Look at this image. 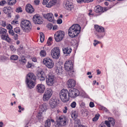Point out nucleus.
I'll return each mask as SVG.
<instances>
[{"label":"nucleus","instance_id":"nucleus-44","mask_svg":"<svg viewBox=\"0 0 127 127\" xmlns=\"http://www.w3.org/2000/svg\"><path fill=\"white\" fill-rule=\"evenodd\" d=\"M76 103L75 102H73L71 104L70 106L73 108H75L76 106Z\"/></svg>","mask_w":127,"mask_h":127},{"label":"nucleus","instance_id":"nucleus-51","mask_svg":"<svg viewBox=\"0 0 127 127\" xmlns=\"http://www.w3.org/2000/svg\"><path fill=\"white\" fill-rule=\"evenodd\" d=\"M94 106V103L93 102H90L89 106L90 107H93Z\"/></svg>","mask_w":127,"mask_h":127},{"label":"nucleus","instance_id":"nucleus-2","mask_svg":"<svg viewBox=\"0 0 127 127\" xmlns=\"http://www.w3.org/2000/svg\"><path fill=\"white\" fill-rule=\"evenodd\" d=\"M31 25L29 21L26 20L22 21L20 26L24 31L28 32L31 30V28L30 27Z\"/></svg>","mask_w":127,"mask_h":127},{"label":"nucleus","instance_id":"nucleus-28","mask_svg":"<svg viewBox=\"0 0 127 127\" xmlns=\"http://www.w3.org/2000/svg\"><path fill=\"white\" fill-rule=\"evenodd\" d=\"M45 93L48 95H52L53 93V91L51 88H48L46 89Z\"/></svg>","mask_w":127,"mask_h":127},{"label":"nucleus","instance_id":"nucleus-27","mask_svg":"<svg viewBox=\"0 0 127 127\" xmlns=\"http://www.w3.org/2000/svg\"><path fill=\"white\" fill-rule=\"evenodd\" d=\"M46 105L45 104H43L42 105L40 106L39 110L40 111L44 112L47 110Z\"/></svg>","mask_w":127,"mask_h":127},{"label":"nucleus","instance_id":"nucleus-38","mask_svg":"<svg viewBox=\"0 0 127 127\" xmlns=\"http://www.w3.org/2000/svg\"><path fill=\"white\" fill-rule=\"evenodd\" d=\"M40 55L41 57H45L46 55V51L44 50H42L40 53Z\"/></svg>","mask_w":127,"mask_h":127},{"label":"nucleus","instance_id":"nucleus-57","mask_svg":"<svg viewBox=\"0 0 127 127\" xmlns=\"http://www.w3.org/2000/svg\"><path fill=\"white\" fill-rule=\"evenodd\" d=\"M32 65L31 64L29 63V62L28 63V64L27 65V67L28 68H30Z\"/></svg>","mask_w":127,"mask_h":127},{"label":"nucleus","instance_id":"nucleus-55","mask_svg":"<svg viewBox=\"0 0 127 127\" xmlns=\"http://www.w3.org/2000/svg\"><path fill=\"white\" fill-rule=\"evenodd\" d=\"M34 2L35 4L38 5L39 3V0H35L34 1Z\"/></svg>","mask_w":127,"mask_h":127},{"label":"nucleus","instance_id":"nucleus-58","mask_svg":"<svg viewBox=\"0 0 127 127\" xmlns=\"http://www.w3.org/2000/svg\"><path fill=\"white\" fill-rule=\"evenodd\" d=\"M85 0H77V1L78 3H81L83 2H85Z\"/></svg>","mask_w":127,"mask_h":127},{"label":"nucleus","instance_id":"nucleus-60","mask_svg":"<svg viewBox=\"0 0 127 127\" xmlns=\"http://www.w3.org/2000/svg\"><path fill=\"white\" fill-rule=\"evenodd\" d=\"M115 123V121L114 119H113V122L112 121H111V122H110V123L111 124H112L113 126H114V125Z\"/></svg>","mask_w":127,"mask_h":127},{"label":"nucleus","instance_id":"nucleus-25","mask_svg":"<svg viewBox=\"0 0 127 127\" xmlns=\"http://www.w3.org/2000/svg\"><path fill=\"white\" fill-rule=\"evenodd\" d=\"M51 95H48L45 92L43 96V100L45 101L47 100L50 98Z\"/></svg>","mask_w":127,"mask_h":127},{"label":"nucleus","instance_id":"nucleus-47","mask_svg":"<svg viewBox=\"0 0 127 127\" xmlns=\"http://www.w3.org/2000/svg\"><path fill=\"white\" fill-rule=\"evenodd\" d=\"M6 3V1L4 0H3L0 2V5L1 6L3 5Z\"/></svg>","mask_w":127,"mask_h":127},{"label":"nucleus","instance_id":"nucleus-59","mask_svg":"<svg viewBox=\"0 0 127 127\" xmlns=\"http://www.w3.org/2000/svg\"><path fill=\"white\" fill-rule=\"evenodd\" d=\"M114 119L111 117H109L108 118V120L109 122L110 123L111 121L113 122Z\"/></svg>","mask_w":127,"mask_h":127},{"label":"nucleus","instance_id":"nucleus-53","mask_svg":"<svg viewBox=\"0 0 127 127\" xmlns=\"http://www.w3.org/2000/svg\"><path fill=\"white\" fill-rule=\"evenodd\" d=\"M48 0H43V2H42V4L43 5H45L48 2Z\"/></svg>","mask_w":127,"mask_h":127},{"label":"nucleus","instance_id":"nucleus-15","mask_svg":"<svg viewBox=\"0 0 127 127\" xmlns=\"http://www.w3.org/2000/svg\"><path fill=\"white\" fill-rule=\"evenodd\" d=\"M45 89V86L41 84H38L36 87V90L40 93H43Z\"/></svg>","mask_w":127,"mask_h":127},{"label":"nucleus","instance_id":"nucleus-23","mask_svg":"<svg viewBox=\"0 0 127 127\" xmlns=\"http://www.w3.org/2000/svg\"><path fill=\"white\" fill-rule=\"evenodd\" d=\"M1 37L2 39L5 40L9 43L11 41V39L9 37L7 34H5V35H2Z\"/></svg>","mask_w":127,"mask_h":127},{"label":"nucleus","instance_id":"nucleus-5","mask_svg":"<svg viewBox=\"0 0 127 127\" xmlns=\"http://www.w3.org/2000/svg\"><path fill=\"white\" fill-rule=\"evenodd\" d=\"M64 35V32L59 31L56 32L54 34V37L55 41L57 42L60 41L63 38Z\"/></svg>","mask_w":127,"mask_h":127},{"label":"nucleus","instance_id":"nucleus-19","mask_svg":"<svg viewBox=\"0 0 127 127\" xmlns=\"http://www.w3.org/2000/svg\"><path fill=\"white\" fill-rule=\"evenodd\" d=\"M26 9L28 12L30 13H32L34 11V9L30 4H28L26 5Z\"/></svg>","mask_w":127,"mask_h":127},{"label":"nucleus","instance_id":"nucleus-31","mask_svg":"<svg viewBox=\"0 0 127 127\" xmlns=\"http://www.w3.org/2000/svg\"><path fill=\"white\" fill-rule=\"evenodd\" d=\"M39 34L40 36V41L41 42H42L44 40V35L42 32H40Z\"/></svg>","mask_w":127,"mask_h":127},{"label":"nucleus","instance_id":"nucleus-30","mask_svg":"<svg viewBox=\"0 0 127 127\" xmlns=\"http://www.w3.org/2000/svg\"><path fill=\"white\" fill-rule=\"evenodd\" d=\"M51 122L50 120L48 119L45 122V127H50V126Z\"/></svg>","mask_w":127,"mask_h":127},{"label":"nucleus","instance_id":"nucleus-46","mask_svg":"<svg viewBox=\"0 0 127 127\" xmlns=\"http://www.w3.org/2000/svg\"><path fill=\"white\" fill-rule=\"evenodd\" d=\"M9 33L10 35H14V33L13 30H10L9 31Z\"/></svg>","mask_w":127,"mask_h":127},{"label":"nucleus","instance_id":"nucleus-18","mask_svg":"<svg viewBox=\"0 0 127 127\" xmlns=\"http://www.w3.org/2000/svg\"><path fill=\"white\" fill-rule=\"evenodd\" d=\"M75 81L72 79L69 80L67 83L68 87L69 88L74 87L75 86Z\"/></svg>","mask_w":127,"mask_h":127},{"label":"nucleus","instance_id":"nucleus-17","mask_svg":"<svg viewBox=\"0 0 127 127\" xmlns=\"http://www.w3.org/2000/svg\"><path fill=\"white\" fill-rule=\"evenodd\" d=\"M50 105L51 108H53L57 105V100L55 98H51L50 102Z\"/></svg>","mask_w":127,"mask_h":127},{"label":"nucleus","instance_id":"nucleus-52","mask_svg":"<svg viewBox=\"0 0 127 127\" xmlns=\"http://www.w3.org/2000/svg\"><path fill=\"white\" fill-rule=\"evenodd\" d=\"M62 20L60 19H58L57 21V22L58 24H61L62 23Z\"/></svg>","mask_w":127,"mask_h":127},{"label":"nucleus","instance_id":"nucleus-42","mask_svg":"<svg viewBox=\"0 0 127 127\" xmlns=\"http://www.w3.org/2000/svg\"><path fill=\"white\" fill-rule=\"evenodd\" d=\"M14 30L15 32L18 33H20V30L19 27H16L14 28Z\"/></svg>","mask_w":127,"mask_h":127},{"label":"nucleus","instance_id":"nucleus-8","mask_svg":"<svg viewBox=\"0 0 127 127\" xmlns=\"http://www.w3.org/2000/svg\"><path fill=\"white\" fill-rule=\"evenodd\" d=\"M79 95L78 90L75 89H71L68 92V96L72 98H75Z\"/></svg>","mask_w":127,"mask_h":127},{"label":"nucleus","instance_id":"nucleus-35","mask_svg":"<svg viewBox=\"0 0 127 127\" xmlns=\"http://www.w3.org/2000/svg\"><path fill=\"white\" fill-rule=\"evenodd\" d=\"M99 115L98 114H96L95 115L93 119V121H96L98 119L99 117Z\"/></svg>","mask_w":127,"mask_h":127},{"label":"nucleus","instance_id":"nucleus-22","mask_svg":"<svg viewBox=\"0 0 127 127\" xmlns=\"http://www.w3.org/2000/svg\"><path fill=\"white\" fill-rule=\"evenodd\" d=\"M94 10L96 13L104 12L102 7L99 5L95 6L94 8Z\"/></svg>","mask_w":127,"mask_h":127},{"label":"nucleus","instance_id":"nucleus-63","mask_svg":"<svg viewBox=\"0 0 127 127\" xmlns=\"http://www.w3.org/2000/svg\"><path fill=\"white\" fill-rule=\"evenodd\" d=\"M58 28V27L56 25H54L53 28V30H56Z\"/></svg>","mask_w":127,"mask_h":127},{"label":"nucleus","instance_id":"nucleus-11","mask_svg":"<svg viewBox=\"0 0 127 127\" xmlns=\"http://www.w3.org/2000/svg\"><path fill=\"white\" fill-rule=\"evenodd\" d=\"M43 17L50 22L53 23H54L55 22L53 15L51 13L44 14L43 15Z\"/></svg>","mask_w":127,"mask_h":127},{"label":"nucleus","instance_id":"nucleus-7","mask_svg":"<svg viewBox=\"0 0 127 127\" xmlns=\"http://www.w3.org/2000/svg\"><path fill=\"white\" fill-rule=\"evenodd\" d=\"M43 62L44 64L48 68H52L54 66V63L53 61L48 58H45Z\"/></svg>","mask_w":127,"mask_h":127},{"label":"nucleus","instance_id":"nucleus-1","mask_svg":"<svg viewBox=\"0 0 127 127\" xmlns=\"http://www.w3.org/2000/svg\"><path fill=\"white\" fill-rule=\"evenodd\" d=\"M81 27L78 24L73 25L69 29V35L71 38L75 37L79 33Z\"/></svg>","mask_w":127,"mask_h":127},{"label":"nucleus","instance_id":"nucleus-54","mask_svg":"<svg viewBox=\"0 0 127 127\" xmlns=\"http://www.w3.org/2000/svg\"><path fill=\"white\" fill-rule=\"evenodd\" d=\"M2 23L1 24L2 26L3 27H5L6 25V22L5 21H2Z\"/></svg>","mask_w":127,"mask_h":127},{"label":"nucleus","instance_id":"nucleus-50","mask_svg":"<svg viewBox=\"0 0 127 127\" xmlns=\"http://www.w3.org/2000/svg\"><path fill=\"white\" fill-rule=\"evenodd\" d=\"M6 27L7 29L10 30L12 28V26L10 24H9L8 25L7 24L6 25Z\"/></svg>","mask_w":127,"mask_h":127},{"label":"nucleus","instance_id":"nucleus-16","mask_svg":"<svg viewBox=\"0 0 127 127\" xmlns=\"http://www.w3.org/2000/svg\"><path fill=\"white\" fill-rule=\"evenodd\" d=\"M37 76L38 77V78L40 81H43L45 79V76L43 71H41L38 72L37 74Z\"/></svg>","mask_w":127,"mask_h":127},{"label":"nucleus","instance_id":"nucleus-64","mask_svg":"<svg viewBox=\"0 0 127 127\" xmlns=\"http://www.w3.org/2000/svg\"><path fill=\"white\" fill-rule=\"evenodd\" d=\"M93 0H85V2H92Z\"/></svg>","mask_w":127,"mask_h":127},{"label":"nucleus","instance_id":"nucleus-61","mask_svg":"<svg viewBox=\"0 0 127 127\" xmlns=\"http://www.w3.org/2000/svg\"><path fill=\"white\" fill-rule=\"evenodd\" d=\"M64 110L63 111V112L64 113H66V111L67 110V108L66 107H64Z\"/></svg>","mask_w":127,"mask_h":127},{"label":"nucleus","instance_id":"nucleus-24","mask_svg":"<svg viewBox=\"0 0 127 127\" xmlns=\"http://www.w3.org/2000/svg\"><path fill=\"white\" fill-rule=\"evenodd\" d=\"M11 9V7H9L8 8L4 7L3 8V11L4 12L5 14L9 15L10 14Z\"/></svg>","mask_w":127,"mask_h":127},{"label":"nucleus","instance_id":"nucleus-6","mask_svg":"<svg viewBox=\"0 0 127 127\" xmlns=\"http://www.w3.org/2000/svg\"><path fill=\"white\" fill-rule=\"evenodd\" d=\"M55 82L54 76L51 73H49L46 77V83L49 86H52Z\"/></svg>","mask_w":127,"mask_h":127},{"label":"nucleus","instance_id":"nucleus-4","mask_svg":"<svg viewBox=\"0 0 127 127\" xmlns=\"http://www.w3.org/2000/svg\"><path fill=\"white\" fill-rule=\"evenodd\" d=\"M51 55L53 59H58L60 56V50L59 47H57L53 48L51 51Z\"/></svg>","mask_w":127,"mask_h":127},{"label":"nucleus","instance_id":"nucleus-9","mask_svg":"<svg viewBox=\"0 0 127 127\" xmlns=\"http://www.w3.org/2000/svg\"><path fill=\"white\" fill-rule=\"evenodd\" d=\"M67 120V118L65 116H61L59 117V119L57 120V122L59 124L64 126L66 124Z\"/></svg>","mask_w":127,"mask_h":127},{"label":"nucleus","instance_id":"nucleus-62","mask_svg":"<svg viewBox=\"0 0 127 127\" xmlns=\"http://www.w3.org/2000/svg\"><path fill=\"white\" fill-rule=\"evenodd\" d=\"M89 12L88 14L89 15H93L94 14H91V13H92V10H89Z\"/></svg>","mask_w":127,"mask_h":127},{"label":"nucleus","instance_id":"nucleus-41","mask_svg":"<svg viewBox=\"0 0 127 127\" xmlns=\"http://www.w3.org/2000/svg\"><path fill=\"white\" fill-rule=\"evenodd\" d=\"M18 57L16 55H13L11 57L10 59L11 60H17L18 59Z\"/></svg>","mask_w":127,"mask_h":127},{"label":"nucleus","instance_id":"nucleus-21","mask_svg":"<svg viewBox=\"0 0 127 127\" xmlns=\"http://www.w3.org/2000/svg\"><path fill=\"white\" fill-rule=\"evenodd\" d=\"M62 49L63 53L66 54H69L72 50L71 48L67 47H64Z\"/></svg>","mask_w":127,"mask_h":127},{"label":"nucleus","instance_id":"nucleus-36","mask_svg":"<svg viewBox=\"0 0 127 127\" xmlns=\"http://www.w3.org/2000/svg\"><path fill=\"white\" fill-rule=\"evenodd\" d=\"M42 113L41 112H40L37 113L36 115L37 117L39 119H42L43 117L42 115Z\"/></svg>","mask_w":127,"mask_h":127},{"label":"nucleus","instance_id":"nucleus-49","mask_svg":"<svg viewBox=\"0 0 127 127\" xmlns=\"http://www.w3.org/2000/svg\"><path fill=\"white\" fill-rule=\"evenodd\" d=\"M94 42L95 43H94V44L95 46L96 45L100 43V42L99 41H97L96 40H95L94 41Z\"/></svg>","mask_w":127,"mask_h":127},{"label":"nucleus","instance_id":"nucleus-40","mask_svg":"<svg viewBox=\"0 0 127 127\" xmlns=\"http://www.w3.org/2000/svg\"><path fill=\"white\" fill-rule=\"evenodd\" d=\"M6 32V30L2 28H0V33L3 34L5 33Z\"/></svg>","mask_w":127,"mask_h":127},{"label":"nucleus","instance_id":"nucleus-13","mask_svg":"<svg viewBox=\"0 0 127 127\" xmlns=\"http://www.w3.org/2000/svg\"><path fill=\"white\" fill-rule=\"evenodd\" d=\"M95 28L96 31L98 32L96 33V34H97V36L98 37H102L103 36L102 35H101V34H100V33H101L102 32H104V29L102 27H100L97 25H95Z\"/></svg>","mask_w":127,"mask_h":127},{"label":"nucleus","instance_id":"nucleus-32","mask_svg":"<svg viewBox=\"0 0 127 127\" xmlns=\"http://www.w3.org/2000/svg\"><path fill=\"white\" fill-rule=\"evenodd\" d=\"M64 65L72 66L73 64L71 60L66 61L65 64Z\"/></svg>","mask_w":127,"mask_h":127},{"label":"nucleus","instance_id":"nucleus-14","mask_svg":"<svg viewBox=\"0 0 127 127\" xmlns=\"http://www.w3.org/2000/svg\"><path fill=\"white\" fill-rule=\"evenodd\" d=\"M63 6L66 9L69 10H71L73 8V6L69 1L65 0L64 2Z\"/></svg>","mask_w":127,"mask_h":127},{"label":"nucleus","instance_id":"nucleus-37","mask_svg":"<svg viewBox=\"0 0 127 127\" xmlns=\"http://www.w3.org/2000/svg\"><path fill=\"white\" fill-rule=\"evenodd\" d=\"M19 61H21L22 64H25L26 62V60L24 57L23 56L22 57L20 60Z\"/></svg>","mask_w":127,"mask_h":127},{"label":"nucleus","instance_id":"nucleus-29","mask_svg":"<svg viewBox=\"0 0 127 127\" xmlns=\"http://www.w3.org/2000/svg\"><path fill=\"white\" fill-rule=\"evenodd\" d=\"M16 2V0H8V4L10 5H12L15 4Z\"/></svg>","mask_w":127,"mask_h":127},{"label":"nucleus","instance_id":"nucleus-20","mask_svg":"<svg viewBox=\"0 0 127 127\" xmlns=\"http://www.w3.org/2000/svg\"><path fill=\"white\" fill-rule=\"evenodd\" d=\"M59 0H52L46 5V6L47 7H50L53 5L59 3Z\"/></svg>","mask_w":127,"mask_h":127},{"label":"nucleus","instance_id":"nucleus-45","mask_svg":"<svg viewBox=\"0 0 127 127\" xmlns=\"http://www.w3.org/2000/svg\"><path fill=\"white\" fill-rule=\"evenodd\" d=\"M105 124L108 127H110V123L107 121H105L104 122Z\"/></svg>","mask_w":127,"mask_h":127},{"label":"nucleus","instance_id":"nucleus-56","mask_svg":"<svg viewBox=\"0 0 127 127\" xmlns=\"http://www.w3.org/2000/svg\"><path fill=\"white\" fill-rule=\"evenodd\" d=\"M14 38L15 40H17L18 39V35L17 34H15L14 36Z\"/></svg>","mask_w":127,"mask_h":127},{"label":"nucleus","instance_id":"nucleus-43","mask_svg":"<svg viewBox=\"0 0 127 127\" xmlns=\"http://www.w3.org/2000/svg\"><path fill=\"white\" fill-rule=\"evenodd\" d=\"M22 11V8L20 7L17 8L16 10V11L18 13L21 12Z\"/></svg>","mask_w":127,"mask_h":127},{"label":"nucleus","instance_id":"nucleus-3","mask_svg":"<svg viewBox=\"0 0 127 127\" xmlns=\"http://www.w3.org/2000/svg\"><path fill=\"white\" fill-rule=\"evenodd\" d=\"M59 95L61 100L63 102H66L69 100L68 91L66 89H63L61 90L59 93Z\"/></svg>","mask_w":127,"mask_h":127},{"label":"nucleus","instance_id":"nucleus-33","mask_svg":"<svg viewBox=\"0 0 127 127\" xmlns=\"http://www.w3.org/2000/svg\"><path fill=\"white\" fill-rule=\"evenodd\" d=\"M64 67L65 70L66 71H69L70 70L71 71V69L72 68V66L64 65Z\"/></svg>","mask_w":127,"mask_h":127},{"label":"nucleus","instance_id":"nucleus-12","mask_svg":"<svg viewBox=\"0 0 127 127\" xmlns=\"http://www.w3.org/2000/svg\"><path fill=\"white\" fill-rule=\"evenodd\" d=\"M36 79V76L34 74L32 73H30L27 75L26 82H35Z\"/></svg>","mask_w":127,"mask_h":127},{"label":"nucleus","instance_id":"nucleus-10","mask_svg":"<svg viewBox=\"0 0 127 127\" xmlns=\"http://www.w3.org/2000/svg\"><path fill=\"white\" fill-rule=\"evenodd\" d=\"M33 22L35 24H41L43 23L42 18L38 14L34 15L32 18Z\"/></svg>","mask_w":127,"mask_h":127},{"label":"nucleus","instance_id":"nucleus-39","mask_svg":"<svg viewBox=\"0 0 127 127\" xmlns=\"http://www.w3.org/2000/svg\"><path fill=\"white\" fill-rule=\"evenodd\" d=\"M71 115L72 118L74 120L76 119L77 117V113H76L75 112L72 113Z\"/></svg>","mask_w":127,"mask_h":127},{"label":"nucleus","instance_id":"nucleus-48","mask_svg":"<svg viewBox=\"0 0 127 127\" xmlns=\"http://www.w3.org/2000/svg\"><path fill=\"white\" fill-rule=\"evenodd\" d=\"M53 26L52 24L51 23H49L47 25V27L50 29H52V28L53 27Z\"/></svg>","mask_w":127,"mask_h":127},{"label":"nucleus","instance_id":"nucleus-26","mask_svg":"<svg viewBox=\"0 0 127 127\" xmlns=\"http://www.w3.org/2000/svg\"><path fill=\"white\" fill-rule=\"evenodd\" d=\"M29 88L32 89L34 87L35 85V82H26Z\"/></svg>","mask_w":127,"mask_h":127},{"label":"nucleus","instance_id":"nucleus-34","mask_svg":"<svg viewBox=\"0 0 127 127\" xmlns=\"http://www.w3.org/2000/svg\"><path fill=\"white\" fill-rule=\"evenodd\" d=\"M82 114L84 116H87L88 113L87 110L85 109L82 110H81Z\"/></svg>","mask_w":127,"mask_h":127}]
</instances>
